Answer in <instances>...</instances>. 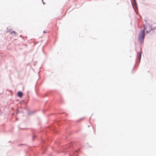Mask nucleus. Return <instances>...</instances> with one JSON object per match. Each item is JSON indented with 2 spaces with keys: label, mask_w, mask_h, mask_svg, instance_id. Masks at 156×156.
I'll list each match as a JSON object with an SVG mask.
<instances>
[{
  "label": "nucleus",
  "mask_w": 156,
  "mask_h": 156,
  "mask_svg": "<svg viewBox=\"0 0 156 156\" xmlns=\"http://www.w3.org/2000/svg\"><path fill=\"white\" fill-rule=\"evenodd\" d=\"M145 36V33L144 30L140 31L138 36V38L139 40H143Z\"/></svg>",
  "instance_id": "1"
},
{
  "label": "nucleus",
  "mask_w": 156,
  "mask_h": 156,
  "mask_svg": "<svg viewBox=\"0 0 156 156\" xmlns=\"http://www.w3.org/2000/svg\"><path fill=\"white\" fill-rule=\"evenodd\" d=\"M144 31L146 30V33H148L151 31V27L149 25H144Z\"/></svg>",
  "instance_id": "2"
},
{
  "label": "nucleus",
  "mask_w": 156,
  "mask_h": 156,
  "mask_svg": "<svg viewBox=\"0 0 156 156\" xmlns=\"http://www.w3.org/2000/svg\"><path fill=\"white\" fill-rule=\"evenodd\" d=\"M17 95L18 97L21 98L22 97L23 94L21 92L19 91L18 92Z\"/></svg>",
  "instance_id": "3"
},
{
  "label": "nucleus",
  "mask_w": 156,
  "mask_h": 156,
  "mask_svg": "<svg viewBox=\"0 0 156 156\" xmlns=\"http://www.w3.org/2000/svg\"><path fill=\"white\" fill-rule=\"evenodd\" d=\"M141 52L140 51V55H139V59H140V58H141Z\"/></svg>",
  "instance_id": "4"
},
{
  "label": "nucleus",
  "mask_w": 156,
  "mask_h": 156,
  "mask_svg": "<svg viewBox=\"0 0 156 156\" xmlns=\"http://www.w3.org/2000/svg\"><path fill=\"white\" fill-rule=\"evenodd\" d=\"M12 33H14V34H16L15 32V31H12L11 32V34H12Z\"/></svg>",
  "instance_id": "5"
},
{
  "label": "nucleus",
  "mask_w": 156,
  "mask_h": 156,
  "mask_svg": "<svg viewBox=\"0 0 156 156\" xmlns=\"http://www.w3.org/2000/svg\"><path fill=\"white\" fill-rule=\"evenodd\" d=\"M43 32H44V33H45L46 32L44 30V31H43Z\"/></svg>",
  "instance_id": "6"
},
{
  "label": "nucleus",
  "mask_w": 156,
  "mask_h": 156,
  "mask_svg": "<svg viewBox=\"0 0 156 156\" xmlns=\"http://www.w3.org/2000/svg\"><path fill=\"white\" fill-rule=\"evenodd\" d=\"M134 2L135 3H136L135 0H134Z\"/></svg>",
  "instance_id": "7"
},
{
  "label": "nucleus",
  "mask_w": 156,
  "mask_h": 156,
  "mask_svg": "<svg viewBox=\"0 0 156 156\" xmlns=\"http://www.w3.org/2000/svg\"><path fill=\"white\" fill-rule=\"evenodd\" d=\"M43 3L44 4H45L44 3V2H43Z\"/></svg>",
  "instance_id": "8"
}]
</instances>
